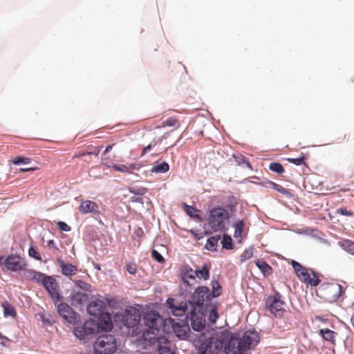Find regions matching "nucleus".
Here are the masks:
<instances>
[{
    "label": "nucleus",
    "instance_id": "60",
    "mask_svg": "<svg viewBox=\"0 0 354 354\" xmlns=\"http://www.w3.org/2000/svg\"><path fill=\"white\" fill-rule=\"evenodd\" d=\"M319 332L322 333V332H333V331L328 328H319Z\"/></svg>",
    "mask_w": 354,
    "mask_h": 354
},
{
    "label": "nucleus",
    "instance_id": "40",
    "mask_svg": "<svg viewBox=\"0 0 354 354\" xmlns=\"http://www.w3.org/2000/svg\"><path fill=\"white\" fill-rule=\"evenodd\" d=\"M183 209L187 213V215H189L192 218H198V215L196 214V212H198L197 209H196L192 206L188 205L185 204L183 206Z\"/></svg>",
    "mask_w": 354,
    "mask_h": 354
},
{
    "label": "nucleus",
    "instance_id": "20",
    "mask_svg": "<svg viewBox=\"0 0 354 354\" xmlns=\"http://www.w3.org/2000/svg\"><path fill=\"white\" fill-rule=\"evenodd\" d=\"M196 271L188 266H185L181 270V275L183 281L189 286H192L190 280L196 281Z\"/></svg>",
    "mask_w": 354,
    "mask_h": 354
},
{
    "label": "nucleus",
    "instance_id": "58",
    "mask_svg": "<svg viewBox=\"0 0 354 354\" xmlns=\"http://www.w3.org/2000/svg\"><path fill=\"white\" fill-rule=\"evenodd\" d=\"M36 168L34 167H25V168H21L19 170L21 172H27V171H35Z\"/></svg>",
    "mask_w": 354,
    "mask_h": 354
},
{
    "label": "nucleus",
    "instance_id": "44",
    "mask_svg": "<svg viewBox=\"0 0 354 354\" xmlns=\"http://www.w3.org/2000/svg\"><path fill=\"white\" fill-rule=\"evenodd\" d=\"M253 256V249L245 250L241 255V261H245L251 259Z\"/></svg>",
    "mask_w": 354,
    "mask_h": 354
},
{
    "label": "nucleus",
    "instance_id": "49",
    "mask_svg": "<svg viewBox=\"0 0 354 354\" xmlns=\"http://www.w3.org/2000/svg\"><path fill=\"white\" fill-rule=\"evenodd\" d=\"M151 255L152 257L158 263H162L164 261V258L157 250H153Z\"/></svg>",
    "mask_w": 354,
    "mask_h": 354
},
{
    "label": "nucleus",
    "instance_id": "47",
    "mask_svg": "<svg viewBox=\"0 0 354 354\" xmlns=\"http://www.w3.org/2000/svg\"><path fill=\"white\" fill-rule=\"evenodd\" d=\"M28 254L30 257L35 259L36 260H38V261L42 260L41 256L39 254V253L37 252L36 249L33 246H31L29 248Z\"/></svg>",
    "mask_w": 354,
    "mask_h": 354
},
{
    "label": "nucleus",
    "instance_id": "1",
    "mask_svg": "<svg viewBox=\"0 0 354 354\" xmlns=\"http://www.w3.org/2000/svg\"><path fill=\"white\" fill-rule=\"evenodd\" d=\"M206 333H200L193 344L198 348L199 354H217L224 348L226 354H244L253 348L260 341L259 333H243L242 337L232 336L229 339H218L206 337Z\"/></svg>",
    "mask_w": 354,
    "mask_h": 354
},
{
    "label": "nucleus",
    "instance_id": "29",
    "mask_svg": "<svg viewBox=\"0 0 354 354\" xmlns=\"http://www.w3.org/2000/svg\"><path fill=\"white\" fill-rule=\"evenodd\" d=\"M339 245L340 247L346 251L347 252L353 254L354 252V242L350 241V240H343L342 241H339Z\"/></svg>",
    "mask_w": 354,
    "mask_h": 354
},
{
    "label": "nucleus",
    "instance_id": "31",
    "mask_svg": "<svg viewBox=\"0 0 354 354\" xmlns=\"http://www.w3.org/2000/svg\"><path fill=\"white\" fill-rule=\"evenodd\" d=\"M256 266L264 274H269L271 272L272 268L263 260H258L256 261Z\"/></svg>",
    "mask_w": 354,
    "mask_h": 354
},
{
    "label": "nucleus",
    "instance_id": "38",
    "mask_svg": "<svg viewBox=\"0 0 354 354\" xmlns=\"http://www.w3.org/2000/svg\"><path fill=\"white\" fill-rule=\"evenodd\" d=\"M221 243L223 248L225 249H232L233 247L232 238L226 234L223 235Z\"/></svg>",
    "mask_w": 354,
    "mask_h": 354
},
{
    "label": "nucleus",
    "instance_id": "11",
    "mask_svg": "<svg viewBox=\"0 0 354 354\" xmlns=\"http://www.w3.org/2000/svg\"><path fill=\"white\" fill-rule=\"evenodd\" d=\"M164 322L165 321L160 315L154 312L148 313L145 316V325L149 327V328L157 330L158 332L161 329H162L163 332H167Z\"/></svg>",
    "mask_w": 354,
    "mask_h": 354
},
{
    "label": "nucleus",
    "instance_id": "12",
    "mask_svg": "<svg viewBox=\"0 0 354 354\" xmlns=\"http://www.w3.org/2000/svg\"><path fill=\"white\" fill-rule=\"evenodd\" d=\"M42 285L54 301L57 302L61 300V296L59 292V285L55 278L48 275Z\"/></svg>",
    "mask_w": 354,
    "mask_h": 354
},
{
    "label": "nucleus",
    "instance_id": "52",
    "mask_svg": "<svg viewBox=\"0 0 354 354\" xmlns=\"http://www.w3.org/2000/svg\"><path fill=\"white\" fill-rule=\"evenodd\" d=\"M127 270L131 274H136V272L137 271V268H136V264L131 263V264L127 265Z\"/></svg>",
    "mask_w": 354,
    "mask_h": 354
},
{
    "label": "nucleus",
    "instance_id": "54",
    "mask_svg": "<svg viewBox=\"0 0 354 354\" xmlns=\"http://www.w3.org/2000/svg\"><path fill=\"white\" fill-rule=\"evenodd\" d=\"M274 187L272 189H274V190H277V192H280V193H282V194H284L285 192H286L285 188H283L281 185H278L277 183H274V185H273Z\"/></svg>",
    "mask_w": 354,
    "mask_h": 354
},
{
    "label": "nucleus",
    "instance_id": "53",
    "mask_svg": "<svg viewBox=\"0 0 354 354\" xmlns=\"http://www.w3.org/2000/svg\"><path fill=\"white\" fill-rule=\"evenodd\" d=\"M324 339L334 343L333 333H320Z\"/></svg>",
    "mask_w": 354,
    "mask_h": 354
},
{
    "label": "nucleus",
    "instance_id": "32",
    "mask_svg": "<svg viewBox=\"0 0 354 354\" xmlns=\"http://www.w3.org/2000/svg\"><path fill=\"white\" fill-rule=\"evenodd\" d=\"M159 354H175L174 346L172 343L158 346Z\"/></svg>",
    "mask_w": 354,
    "mask_h": 354
},
{
    "label": "nucleus",
    "instance_id": "59",
    "mask_svg": "<svg viewBox=\"0 0 354 354\" xmlns=\"http://www.w3.org/2000/svg\"><path fill=\"white\" fill-rule=\"evenodd\" d=\"M274 182H272V181H268L265 184V187H267V188H270V189H273L274 186Z\"/></svg>",
    "mask_w": 354,
    "mask_h": 354
},
{
    "label": "nucleus",
    "instance_id": "8",
    "mask_svg": "<svg viewBox=\"0 0 354 354\" xmlns=\"http://www.w3.org/2000/svg\"><path fill=\"white\" fill-rule=\"evenodd\" d=\"M267 308L275 317L281 318L286 313V302L281 299V296L277 292L273 297L267 298L266 301Z\"/></svg>",
    "mask_w": 354,
    "mask_h": 354
},
{
    "label": "nucleus",
    "instance_id": "57",
    "mask_svg": "<svg viewBox=\"0 0 354 354\" xmlns=\"http://www.w3.org/2000/svg\"><path fill=\"white\" fill-rule=\"evenodd\" d=\"M75 284L77 286H78L80 288H82V289H84L86 288V286L87 285L85 282H83L82 281H80V280H76L75 281Z\"/></svg>",
    "mask_w": 354,
    "mask_h": 354
},
{
    "label": "nucleus",
    "instance_id": "15",
    "mask_svg": "<svg viewBox=\"0 0 354 354\" xmlns=\"http://www.w3.org/2000/svg\"><path fill=\"white\" fill-rule=\"evenodd\" d=\"M114 322L112 321L110 313H104L99 316L97 322L98 329H100L102 332H111Z\"/></svg>",
    "mask_w": 354,
    "mask_h": 354
},
{
    "label": "nucleus",
    "instance_id": "26",
    "mask_svg": "<svg viewBox=\"0 0 354 354\" xmlns=\"http://www.w3.org/2000/svg\"><path fill=\"white\" fill-rule=\"evenodd\" d=\"M203 310L205 313L209 312V319L212 323H214L216 319L218 317L216 307L212 304L205 308Z\"/></svg>",
    "mask_w": 354,
    "mask_h": 354
},
{
    "label": "nucleus",
    "instance_id": "35",
    "mask_svg": "<svg viewBox=\"0 0 354 354\" xmlns=\"http://www.w3.org/2000/svg\"><path fill=\"white\" fill-rule=\"evenodd\" d=\"M235 161L237 162L239 165H241L244 167L245 165L248 167L249 169H252V165L250 163V162L243 156L241 155L239 156H234Z\"/></svg>",
    "mask_w": 354,
    "mask_h": 354
},
{
    "label": "nucleus",
    "instance_id": "41",
    "mask_svg": "<svg viewBox=\"0 0 354 354\" xmlns=\"http://www.w3.org/2000/svg\"><path fill=\"white\" fill-rule=\"evenodd\" d=\"M23 272V277L27 280L32 281L34 278V274L36 270L32 269H28L27 267L21 270Z\"/></svg>",
    "mask_w": 354,
    "mask_h": 354
},
{
    "label": "nucleus",
    "instance_id": "27",
    "mask_svg": "<svg viewBox=\"0 0 354 354\" xmlns=\"http://www.w3.org/2000/svg\"><path fill=\"white\" fill-rule=\"evenodd\" d=\"M83 329V332H98L97 323L95 320L90 319L84 323Z\"/></svg>",
    "mask_w": 354,
    "mask_h": 354
},
{
    "label": "nucleus",
    "instance_id": "24",
    "mask_svg": "<svg viewBox=\"0 0 354 354\" xmlns=\"http://www.w3.org/2000/svg\"><path fill=\"white\" fill-rule=\"evenodd\" d=\"M169 169V165L166 162H155L154 165L151 167V171L152 173H166Z\"/></svg>",
    "mask_w": 354,
    "mask_h": 354
},
{
    "label": "nucleus",
    "instance_id": "5",
    "mask_svg": "<svg viewBox=\"0 0 354 354\" xmlns=\"http://www.w3.org/2000/svg\"><path fill=\"white\" fill-rule=\"evenodd\" d=\"M212 292L207 286H202L195 289L189 303L194 307L203 310V309L212 304Z\"/></svg>",
    "mask_w": 354,
    "mask_h": 354
},
{
    "label": "nucleus",
    "instance_id": "30",
    "mask_svg": "<svg viewBox=\"0 0 354 354\" xmlns=\"http://www.w3.org/2000/svg\"><path fill=\"white\" fill-rule=\"evenodd\" d=\"M196 276L198 278H202L207 280L209 278V268L205 264L201 270H196Z\"/></svg>",
    "mask_w": 354,
    "mask_h": 354
},
{
    "label": "nucleus",
    "instance_id": "23",
    "mask_svg": "<svg viewBox=\"0 0 354 354\" xmlns=\"http://www.w3.org/2000/svg\"><path fill=\"white\" fill-rule=\"evenodd\" d=\"M62 274L66 276L74 275L77 272V268L71 263H64L63 261L59 262Z\"/></svg>",
    "mask_w": 354,
    "mask_h": 354
},
{
    "label": "nucleus",
    "instance_id": "48",
    "mask_svg": "<svg viewBox=\"0 0 354 354\" xmlns=\"http://www.w3.org/2000/svg\"><path fill=\"white\" fill-rule=\"evenodd\" d=\"M337 213L348 216H353L354 215L353 212L348 210L346 207H340L337 210Z\"/></svg>",
    "mask_w": 354,
    "mask_h": 354
},
{
    "label": "nucleus",
    "instance_id": "2",
    "mask_svg": "<svg viewBox=\"0 0 354 354\" xmlns=\"http://www.w3.org/2000/svg\"><path fill=\"white\" fill-rule=\"evenodd\" d=\"M229 212L221 207L212 209L207 218L206 234L223 232L226 230V225L229 223Z\"/></svg>",
    "mask_w": 354,
    "mask_h": 354
},
{
    "label": "nucleus",
    "instance_id": "55",
    "mask_svg": "<svg viewBox=\"0 0 354 354\" xmlns=\"http://www.w3.org/2000/svg\"><path fill=\"white\" fill-rule=\"evenodd\" d=\"M192 333H176L177 337L181 339H185L190 337Z\"/></svg>",
    "mask_w": 354,
    "mask_h": 354
},
{
    "label": "nucleus",
    "instance_id": "10",
    "mask_svg": "<svg viewBox=\"0 0 354 354\" xmlns=\"http://www.w3.org/2000/svg\"><path fill=\"white\" fill-rule=\"evenodd\" d=\"M197 308L194 307L190 313V321L191 326L194 330L197 332H201L205 326L206 324V314L204 310H201V309L198 308V312H196Z\"/></svg>",
    "mask_w": 354,
    "mask_h": 354
},
{
    "label": "nucleus",
    "instance_id": "9",
    "mask_svg": "<svg viewBox=\"0 0 354 354\" xmlns=\"http://www.w3.org/2000/svg\"><path fill=\"white\" fill-rule=\"evenodd\" d=\"M323 297L329 302L337 301L344 292L343 287L338 283H328L321 288Z\"/></svg>",
    "mask_w": 354,
    "mask_h": 354
},
{
    "label": "nucleus",
    "instance_id": "6",
    "mask_svg": "<svg viewBox=\"0 0 354 354\" xmlns=\"http://www.w3.org/2000/svg\"><path fill=\"white\" fill-rule=\"evenodd\" d=\"M292 266L301 281L311 286H317L320 283L317 274L312 269L306 268L295 261H292Z\"/></svg>",
    "mask_w": 354,
    "mask_h": 354
},
{
    "label": "nucleus",
    "instance_id": "50",
    "mask_svg": "<svg viewBox=\"0 0 354 354\" xmlns=\"http://www.w3.org/2000/svg\"><path fill=\"white\" fill-rule=\"evenodd\" d=\"M57 225L58 228L62 231L69 232L71 230V227L64 222L59 221L57 222Z\"/></svg>",
    "mask_w": 354,
    "mask_h": 354
},
{
    "label": "nucleus",
    "instance_id": "42",
    "mask_svg": "<svg viewBox=\"0 0 354 354\" xmlns=\"http://www.w3.org/2000/svg\"><path fill=\"white\" fill-rule=\"evenodd\" d=\"M34 276L35 277L33 278L32 281H35V282H37V283H41V284H42L44 283V280L48 277V275H46L44 273H41L40 272H37V271L35 272V273L34 274Z\"/></svg>",
    "mask_w": 354,
    "mask_h": 354
},
{
    "label": "nucleus",
    "instance_id": "14",
    "mask_svg": "<svg viewBox=\"0 0 354 354\" xmlns=\"http://www.w3.org/2000/svg\"><path fill=\"white\" fill-rule=\"evenodd\" d=\"M115 144L110 145L106 147L105 150L102 153V162L103 163L109 168H113L115 171H121L124 173H127V165H118V164H113L112 165L111 163L112 162L111 160H109L108 157H106L107 153L113 149V147Z\"/></svg>",
    "mask_w": 354,
    "mask_h": 354
},
{
    "label": "nucleus",
    "instance_id": "46",
    "mask_svg": "<svg viewBox=\"0 0 354 354\" xmlns=\"http://www.w3.org/2000/svg\"><path fill=\"white\" fill-rule=\"evenodd\" d=\"M158 346H161L162 345H167L171 343V342L169 339V337L165 335H162L158 337L157 339Z\"/></svg>",
    "mask_w": 354,
    "mask_h": 354
},
{
    "label": "nucleus",
    "instance_id": "63",
    "mask_svg": "<svg viewBox=\"0 0 354 354\" xmlns=\"http://www.w3.org/2000/svg\"><path fill=\"white\" fill-rule=\"evenodd\" d=\"M196 237L197 239H201V238H203V236H200V235H196Z\"/></svg>",
    "mask_w": 354,
    "mask_h": 354
},
{
    "label": "nucleus",
    "instance_id": "37",
    "mask_svg": "<svg viewBox=\"0 0 354 354\" xmlns=\"http://www.w3.org/2000/svg\"><path fill=\"white\" fill-rule=\"evenodd\" d=\"M269 169L279 174H281L284 171L283 165L279 162H271L269 165Z\"/></svg>",
    "mask_w": 354,
    "mask_h": 354
},
{
    "label": "nucleus",
    "instance_id": "64",
    "mask_svg": "<svg viewBox=\"0 0 354 354\" xmlns=\"http://www.w3.org/2000/svg\"><path fill=\"white\" fill-rule=\"evenodd\" d=\"M84 161H86L87 162H91V160L84 159Z\"/></svg>",
    "mask_w": 354,
    "mask_h": 354
},
{
    "label": "nucleus",
    "instance_id": "3",
    "mask_svg": "<svg viewBox=\"0 0 354 354\" xmlns=\"http://www.w3.org/2000/svg\"><path fill=\"white\" fill-rule=\"evenodd\" d=\"M140 320V313L138 309L135 307L129 306L124 310L118 312L114 315V324L119 328L123 326L133 328Z\"/></svg>",
    "mask_w": 354,
    "mask_h": 354
},
{
    "label": "nucleus",
    "instance_id": "18",
    "mask_svg": "<svg viewBox=\"0 0 354 354\" xmlns=\"http://www.w3.org/2000/svg\"><path fill=\"white\" fill-rule=\"evenodd\" d=\"M80 212L83 214L93 213L99 214V207L97 204L90 200L82 201L79 207Z\"/></svg>",
    "mask_w": 354,
    "mask_h": 354
},
{
    "label": "nucleus",
    "instance_id": "36",
    "mask_svg": "<svg viewBox=\"0 0 354 354\" xmlns=\"http://www.w3.org/2000/svg\"><path fill=\"white\" fill-rule=\"evenodd\" d=\"M180 123L176 118H169L162 122V127H178Z\"/></svg>",
    "mask_w": 354,
    "mask_h": 354
},
{
    "label": "nucleus",
    "instance_id": "17",
    "mask_svg": "<svg viewBox=\"0 0 354 354\" xmlns=\"http://www.w3.org/2000/svg\"><path fill=\"white\" fill-rule=\"evenodd\" d=\"M167 304L174 316H182L186 312V303L177 304L174 299L169 298L167 300Z\"/></svg>",
    "mask_w": 354,
    "mask_h": 354
},
{
    "label": "nucleus",
    "instance_id": "22",
    "mask_svg": "<svg viewBox=\"0 0 354 354\" xmlns=\"http://www.w3.org/2000/svg\"><path fill=\"white\" fill-rule=\"evenodd\" d=\"M1 306L3 310V315L6 317H10L15 318L17 316V312L15 307L10 304L8 301H4L1 304Z\"/></svg>",
    "mask_w": 354,
    "mask_h": 354
},
{
    "label": "nucleus",
    "instance_id": "45",
    "mask_svg": "<svg viewBox=\"0 0 354 354\" xmlns=\"http://www.w3.org/2000/svg\"><path fill=\"white\" fill-rule=\"evenodd\" d=\"M288 161L290 163H292L296 165H301L305 163L304 160L305 157L304 154H301V156L296 158H288Z\"/></svg>",
    "mask_w": 354,
    "mask_h": 354
},
{
    "label": "nucleus",
    "instance_id": "61",
    "mask_svg": "<svg viewBox=\"0 0 354 354\" xmlns=\"http://www.w3.org/2000/svg\"><path fill=\"white\" fill-rule=\"evenodd\" d=\"M151 333H142V337L146 339Z\"/></svg>",
    "mask_w": 354,
    "mask_h": 354
},
{
    "label": "nucleus",
    "instance_id": "33",
    "mask_svg": "<svg viewBox=\"0 0 354 354\" xmlns=\"http://www.w3.org/2000/svg\"><path fill=\"white\" fill-rule=\"evenodd\" d=\"M212 292H212V299L214 297H217L221 295L222 287L220 286V284L218 283V282L217 281H212Z\"/></svg>",
    "mask_w": 354,
    "mask_h": 354
},
{
    "label": "nucleus",
    "instance_id": "21",
    "mask_svg": "<svg viewBox=\"0 0 354 354\" xmlns=\"http://www.w3.org/2000/svg\"><path fill=\"white\" fill-rule=\"evenodd\" d=\"M88 299V295L82 292L73 293L71 296V304L73 306H81Z\"/></svg>",
    "mask_w": 354,
    "mask_h": 354
},
{
    "label": "nucleus",
    "instance_id": "34",
    "mask_svg": "<svg viewBox=\"0 0 354 354\" xmlns=\"http://www.w3.org/2000/svg\"><path fill=\"white\" fill-rule=\"evenodd\" d=\"M234 236L235 237H241L242 236V233L243 232L244 228V223L243 221H236L234 225Z\"/></svg>",
    "mask_w": 354,
    "mask_h": 354
},
{
    "label": "nucleus",
    "instance_id": "16",
    "mask_svg": "<svg viewBox=\"0 0 354 354\" xmlns=\"http://www.w3.org/2000/svg\"><path fill=\"white\" fill-rule=\"evenodd\" d=\"M106 308L105 302L100 299H95L87 306V312L95 317L104 314L103 310Z\"/></svg>",
    "mask_w": 354,
    "mask_h": 354
},
{
    "label": "nucleus",
    "instance_id": "56",
    "mask_svg": "<svg viewBox=\"0 0 354 354\" xmlns=\"http://www.w3.org/2000/svg\"><path fill=\"white\" fill-rule=\"evenodd\" d=\"M8 342V339L6 337L3 336L1 333H0V344H1L2 346H6Z\"/></svg>",
    "mask_w": 354,
    "mask_h": 354
},
{
    "label": "nucleus",
    "instance_id": "62",
    "mask_svg": "<svg viewBox=\"0 0 354 354\" xmlns=\"http://www.w3.org/2000/svg\"><path fill=\"white\" fill-rule=\"evenodd\" d=\"M176 142H175L174 144L171 145L170 146V147H173L174 146H175V145H176ZM168 148H169V147H166V148L165 149V150H164V151H167V150L168 149Z\"/></svg>",
    "mask_w": 354,
    "mask_h": 354
},
{
    "label": "nucleus",
    "instance_id": "51",
    "mask_svg": "<svg viewBox=\"0 0 354 354\" xmlns=\"http://www.w3.org/2000/svg\"><path fill=\"white\" fill-rule=\"evenodd\" d=\"M127 167L128 170L127 173H131L134 170H138L141 167V165L140 164L131 163L127 165Z\"/></svg>",
    "mask_w": 354,
    "mask_h": 354
},
{
    "label": "nucleus",
    "instance_id": "19",
    "mask_svg": "<svg viewBox=\"0 0 354 354\" xmlns=\"http://www.w3.org/2000/svg\"><path fill=\"white\" fill-rule=\"evenodd\" d=\"M168 136L169 133H165L158 138H154L147 146L143 149L141 156H143L152 149H155L156 151L159 153H161L162 149L160 148V145L162 144L163 140L167 138Z\"/></svg>",
    "mask_w": 354,
    "mask_h": 354
},
{
    "label": "nucleus",
    "instance_id": "28",
    "mask_svg": "<svg viewBox=\"0 0 354 354\" xmlns=\"http://www.w3.org/2000/svg\"><path fill=\"white\" fill-rule=\"evenodd\" d=\"M101 149H102V147H98L95 148L93 151H86L76 153L73 156V159L80 158L83 156H90V155H94L95 156H98Z\"/></svg>",
    "mask_w": 354,
    "mask_h": 354
},
{
    "label": "nucleus",
    "instance_id": "43",
    "mask_svg": "<svg viewBox=\"0 0 354 354\" xmlns=\"http://www.w3.org/2000/svg\"><path fill=\"white\" fill-rule=\"evenodd\" d=\"M12 164L14 165H19V164H29L31 161L30 158L26 157L17 156L12 159Z\"/></svg>",
    "mask_w": 354,
    "mask_h": 354
},
{
    "label": "nucleus",
    "instance_id": "7",
    "mask_svg": "<svg viewBox=\"0 0 354 354\" xmlns=\"http://www.w3.org/2000/svg\"><path fill=\"white\" fill-rule=\"evenodd\" d=\"M0 265L3 266V271L11 272H20L28 266L26 260L18 254H10L6 258L1 256Z\"/></svg>",
    "mask_w": 354,
    "mask_h": 354
},
{
    "label": "nucleus",
    "instance_id": "25",
    "mask_svg": "<svg viewBox=\"0 0 354 354\" xmlns=\"http://www.w3.org/2000/svg\"><path fill=\"white\" fill-rule=\"evenodd\" d=\"M220 239L221 236L219 235L209 237L207 241L205 248L209 251H215Z\"/></svg>",
    "mask_w": 354,
    "mask_h": 354
},
{
    "label": "nucleus",
    "instance_id": "39",
    "mask_svg": "<svg viewBox=\"0 0 354 354\" xmlns=\"http://www.w3.org/2000/svg\"><path fill=\"white\" fill-rule=\"evenodd\" d=\"M93 333H74L75 337L83 344H86L90 341L91 338V335Z\"/></svg>",
    "mask_w": 354,
    "mask_h": 354
},
{
    "label": "nucleus",
    "instance_id": "13",
    "mask_svg": "<svg viewBox=\"0 0 354 354\" xmlns=\"http://www.w3.org/2000/svg\"><path fill=\"white\" fill-rule=\"evenodd\" d=\"M58 313L66 321L70 324H75L77 320V314L66 304H60L57 307Z\"/></svg>",
    "mask_w": 354,
    "mask_h": 354
},
{
    "label": "nucleus",
    "instance_id": "4",
    "mask_svg": "<svg viewBox=\"0 0 354 354\" xmlns=\"http://www.w3.org/2000/svg\"><path fill=\"white\" fill-rule=\"evenodd\" d=\"M95 354H113L117 350L115 337L110 333H104L93 342Z\"/></svg>",
    "mask_w": 354,
    "mask_h": 354
}]
</instances>
